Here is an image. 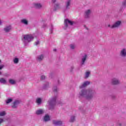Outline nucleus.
Listing matches in <instances>:
<instances>
[{"label":"nucleus","instance_id":"nucleus-1","mask_svg":"<svg viewBox=\"0 0 126 126\" xmlns=\"http://www.w3.org/2000/svg\"><path fill=\"white\" fill-rule=\"evenodd\" d=\"M96 90L93 88L81 90L79 93V98H85L88 101H91L96 95Z\"/></svg>","mask_w":126,"mask_h":126},{"label":"nucleus","instance_id":"nucleus-2","mask_svg":"<svg viewBox=\"0 0 126 126\" xmlns=\"http://www.w3.org/2000/svg\"><path fill=\"white\" fill-rule=\"evenodd\" d=\"M57 98L58 96L55 95L48 101L49 110H51L52 111L55 109V106H56V101H57Z\"/></svg>","mask_w":126,"mask_h":126},{"label":"nucleus","instance_id":"nucleus-3","mask_svg":"<svg viewBox=\"0 0 126 126\" xmlns=\"http://www.w3.org/2000/svg\"><path fill=\"white\" fill-rule=\"evenodd\" d=\"M34 37L31 34H26L23 35V41L25 46L27 45L31 41H33Z\"/></svg>","mask_w":126,"mask_h":126},{"label":"nucleus","instance_id":"nucleus-4","mask_svg":"<svg viewBox=\"0 0 126 126\" xmlns=\"http://www.w3.org/2000/svg\"><path fill=\"white\" fill-rule=\"evenodd\" d=\"M74 22L69 20L68 19H66L64 21V27H63V29L66 30V29L68 27V25L72 26L74 24Z\"/></svg>","mask_w":126,"mask_h":126},{"label":"nucleus","instance_id":"nucleus-5","mask_svg":"<svg viewBox=\"0 0 126 126\" xmlns=\"http://www.w3.org/2000/svg\"><path fill=\"white\" fill-rule=\"evenodd\" d=\"M90 84V82L88 81H86L79 86V88L80 89H83V88H85V87H87V86H88V85H89Z\"/></svg>","mask_w":126,"mask_h":126},{"label":"nucleus","instance_id":"nucleus-6","mask_svg":"<svg viewBox=\"0 0 126 126\" xmlns=\"http://www.w3.org/2000/svg\"><path fill=\"white\" fill-rule=\"evenodd\" d=\"M121 24H122V22H121V21H116L113 25H112L111 29H114V28H118V27H120Z\"/></svg>","mask_w":126,"mask_h":126},{"label":"nucleus","instance_id":"nucleus-7","mask_svg":"<svg viewBox=\"0 0 126 126\" xmlns=\"http://www.w3.org/2000/svg\"><path fill=\"white\" fill-rule=\"evenodd\" d=\"M52 124L54 126H61L63 125V121L61 120H53Z\"/></svg>","mask_w":126,"mask_h":126},{"label":"nucleus","instance_id":"nucleus-8","mask_svg":"<svg viewBox=\"0 0 126 126\" xmlns=\"http://www.w3.org/2000/svg\"><path fill=\"white\" fill-rule=\"evenodd\" d=\"M86 60H87V55L85 54L83 56H82L81 61V65H84L85 64V62H86Z\"/></svg>","mask_w":126,"mask_h":126},{"label":"nucleus","instance_id":"nucleus-9","mask_svg":"<svg viewBox=\"0 0 126 126\" xmlns=\"http://www.w3.org/2000/svg\"><path fill=\"white\" fill-rule=\"evenodd\" d=\"M70 4H71V0H67L65 2V9H70Z\"/></svg>","mask_w":126,"mask_h":126},{"label":"nucleus","instance_id":"nucleus-10","mask_svg":"<svg viewBox=\"0 0 126 126\" xmlns=\"http://www.w3.org/2000/svg\"><path fill=\"white\" fill-rule=\"evenodd\" d=\"M120 56L121 58H126V49H123L121 50L120 53Z\"/></svg>","mask_w":126,"mask_h":126},{"label":"nucleus","instance_id":"nucleus-11","mask_svg":"<svg viewBox=\"0 0 126 126\" xmlns=\"http://www.w3.org/2000/svg\"><path fill=\"white\" fill-rule=\"evenodd\" d=\"M20 103V101H19V100H15L13 102V105H12V108H13V109H16Z\"/></svg>","mask_w":126,"mask_h":126},{"label":"nucleus","instance_id":"nucleus-12","mask_svg":"<svg viewBox=\"0 0 126 126\" xmlns=\"http://www.w3.org/2000/svg\"><path fill=\"white\" fill-rule=\"evenodd\" d=\"M112 83L114 85H118V84H120V80L116 78L112 79Z\"/></svg>","mask_w":126,"mask_h":126},{"label":"nucleus","instance_id":"nucleus-13","mask_svg":"<svg viewBox=\"0 0 126 126\" xmlns=\"http://www.w3.org/2000/svg\"><path fill=\"white\" fill-rule=\"evenodd\" d=\"M90 13H91V10H87L85 12V18H89L90 17Z\"/></svg>","mask_w":126,"mask_h":126},{"label":"nucleus","instance_id":"nucleus-14","mask_svg":"<svg viewBox=\"0 0 126 126\" xmlns=\"http://www.w3.org/2000/svg\"><path fill=\"white\" fill-rule=\"evenodd\" d=\"M43 60H44V55L43 54L38 55L36 57L37 62H42V61H43Z\"/></svg>","mask_w":126,"mask_h":126},{"label":"nucleus","instance_id":"nucleus-15","mask_svg":"<svg viewBox=\"0 0 126 126\" xmlns=\"http://www.w3.org/2000/svg\"><path fill=\"white\" fill-rule=\"evenodd\" d=\"M3 30L4 32H5L6 33H8L10 32V30H11V26H6L3 29Z\"/></svg>","mask_w":126,"mask_h":126},{"label":"nucleus","instance_id":"nucleus-16","mask_svg":"<svg viewBox=\"0 0 126 126\" xmlns=\"http://www.w3.org/2000/svg\"><path fill=\"white\" fill-rule=\"evenodd\" d=\"M44 113H45V111L43 109H39V110H36V114L37 115H43V114H44Z\"/></svg>","mask_w":126,"mask_h":126},{"label":"nucleus","instance_id":"nucleus-17","mask_svg":"<svg viewBox=\"0 0 126 126\" xmlns=\"http://www.w3.org/2000/svg\"><path fill=\"white\" fill-rule=\"evenodd\" d=\"M126 7V0H125L122 3L121 10H122V9H125Z\"/></svg>","mask_w":126,"mask_h":126},{"label":"nucleus","instance_id":"nucleus-18","mask_svg":"<svg viewBox=\"0 0 126 126\" xmlns=\"http://www.w3.org/2000/svg\"><path fill=\"white\" fill-rule=\"evenodd\" d=\"M49 87V82H46L43 84V89H44V90H47V89H48Z\"/></svg>","mask_w":126,"mask_h":126},{"label":"nucleus","instance_id":"nucleus-19","mask_svg":"<svg viewBox=\"0 0 126 126\" xmlns=\"http://www.w3.org/2000/svg\"><path fill=\"white\" fill-rule=\"evenodd\" d=\"M34 7H35V8H37L39 9L40 8H42V4H41V3H36L34 4Z\"/></svg>","mask_w":126,"mask_h":126},{"label":"nucleus","instance_id":"nucleus-20","mask_svg":"<svg viewBox=\"0 0 126 126\" xmlns=\"http://www.w3.org/2000/svg\"><path fill=\"white\" fill-rule=\"evenodd\" d=\"M44 122H49L50 121V116L48 115H46L44 117V119H43Z\"/></svg>","mask_w":126,"mask_h":126},{"label":"nucleus","instance_id":"nucleus-21","mask_svg":"<svg viewBox=\"0 0 126 126\" xmlns=\"http://www.w3.org/2000/svg\"><path fill=\"white\" fill-rule=\"evenodd\" d=\"M60 8H61V6L60 5V3H57L54 5V10H55L60 9Z\"/></svg>","mask_w":126,"mask_h":126},{"label":"nucleus","instance_id":"nucleus-22","mask_svg":"<svg viewBox=\"0 0 126 126\" xmlns=\"http://www.w3.org/2000/svg\"><path fill=\"white\" fill-rule=\"evenodd\" d=\"M21 23L24 24L25 25H28V21L26 19H23L21 20Z\"/></svg>","mask_w":126,"mask_h":126},{"label":"nucleus","instance_id":"nucleus-23","mask_svg":"<svg viewBox=\"0 0 126 126\" xmlns=\"http://www.w3.org/2000/svg\"><path fill=\"white\" fill-rule=\"evenodd\" d=\"M0 83L1 84H6V80L3 78H0Z\"/></svg>","mask_w":126,"mask_h":126},{"label":"nucleus","instance_id":"nucleus-24","mask_svg":"<svg viewBox=\"0 0 126 126\" xmlns=\"http://www.w3.org/2000/svg\"><path fill=\"white\" fill-rule=\"evenodd\" d=\"M8 81L9 83H10V84H11L12 85H14L15 84H16V81L13 79H9Z\"/></svg>","mask_w":126,"mask_h":126},{"label":"nucleus","instance_id":"nucleus-25","mask_svg":"<svg viewBox=\"0 0 126 126\" xmlns=\"http://www.w3.org/2000/svg\"><path fill=\"white\" fill-rule=\"evenodd\" d=\"M13 61L14 63H15L16 64H17V63H19V59H18V58H15Z\"/></svg>","mask_w":126,"mask_h":126},{"label":"nucleus","instance_id":"nucleus-26","mask_svg":"<svg viewBox=\"0 0 126 126\" xmlns=\"http://www.w3.org/2000/svg\"><path fill=\"white\" fill-rule=\"evenodd\" d=\"M75 121V116H72L70 117V119L69 122L70 123H73V122H74Z\"/></svg>","mask_w":126,"mask_h":126},{"label":"nucleus","instance_id":"nucleus-27","mask_svg":"<svg viewBox=\"0 0 126 126\" xmlns=\"http://www.w3.org/2000/svg\"><path fill=\"white\" fill-rule=\"evenodd\" d=\"M36 103L38 104V105H40L41 103H42V99L41 98H38L36 100Z\"/></svg>","mask_w":126,"mask_h":126},{"label":"nucleus","instance_id":"nucleus-28","mask_svg":"<svg viewBox=\"0 0 126 126\" xmlns=\"http://www.w3.org/2000/svg\"><path fill=\"white\" fill-rule=\"evenodd\" d=\"M89 75H90V71L86 72L85 75V78H88V77H89Z\"/></svg>","mask_w":126,"mask_h":126},{"label":"nucleus","instance_id":"nucleus-29","mask_svg":"<svg viewBox=\"0 0 126 126\" xmlns=\"http://www.w3.org/2000/svg\"><path fill=\"white\" fill-rule=\"evenodd\" d=\"M53 91L54 92H58L59 91V89H58V87H57V86H54L53 88Z\"/></svg>","mask_w":126,"mask_h":126},{"label":"nucleus","instance_id":"nucleus-30","mask_svg":"<svg viewBox=\"0 0 126 126\" xmlns=\"http://www.w3.org/2000/svg\"><path fill=\"white\" fill-rule=\"evenodd\" d=\"M6 115V113H5V111H2L0 112V117H3Z\"/></svg>","mask_w":126,"mask_h":126},{"label":"nucleus","instance_id":"nucleus-31","mask_svg":"<svg viewBox=\"0 0 126 126\" xmlns=\"http://www.w3.org/2000/svg\"><path fill=\"white\" fill-rule=\"evenodd\" d=\"M53 30H54V26H53L52 24L51 25L50 31V34L53 33Z\"/></svg>","mask_w":126,"mask_h":126},{"label":"nucleus","instance_id":"nucleus-32","mask_svg":"<svg viewBox=\"0 0 126 126\" xmlns=\"http://www.w3.org/2000/svg\"><path fill=\"white\" fill-rule=\"evenodd\" d=\"M11 102H12V98H8L6 101L7 104H9V103H11Z\"/></svg>","mask_w":126,"mask_h":126},{"label":"nucleus","instance_id":"nucleus-33","mask_svg":"<svg viewBox=\"0 0 126 126\" xmlns=\"http://www.w3.org/2000/svg\"><path fill=\"white\" fill-rule=\"evenodd\" d=\"M70 48L71 50H74L75 49V45L74 44L70 45Z\"/></svg>","mask_w":126,"mask_h":126},{"label":"nucleus","instance_id":"nucleus-34","mask_svg":"<svg viewBox=\"0 0 126 126\" xmlns=\"http://www.w3.org/2000/svg\"><path fill=\"white\" fill-rule=\"evenodd\" d=\"M45 79H46V76H45V75H42L40 77L41 80H45Z\"/></svg>","mask_w":126,"mask_h":126},{"label":"nucleus","instance_id":"nucleus-35","mask_svg":"<svg viewBox=\"0 0 126 126\" xmlns=\"http://www.w3.org/2000/svg\"><path fill=\"white\" fill-rule=\"evenodd\" d=\"M4 122V120H3V119L2 118H0V125H1V124H2V123Z\"/></svg>","mask_w":126,"mask_h":126},{"label":"nucleus","instance_id":"nucleus-36","mask_svg":"<svg viewBox=\"0 0 126 126\" xmlns=\"http://www.w3.org/2000/svg\"><path fill=\"white\" fill-rule=\"evenodd\" d=\"M40 44V41L39 40H37L35 42V46H38V45H39Z\"/></svg>","mask_w":126,"mask_h":126},{"label":"nucleus","instance_id":"nucleus-37","mask_svg":"<svg viewBox=\"0 0 126 126\" xmlns=\"http://www.w3.org/2000/svg\"><path fill=\"white\" fill-rule=\"evenodd\" d=\"M74 68V67H73V66H72L70 67V72H72V71H73V69Z\"/></svg>","mask_w":126,"mask_h":126},{"label":"nucleus","instance_id":"nucleus-38","mask_svg":"<svg viewBox=\"0 0 126 126\" xmlns=\"http://www.w3.org/2000/svg\"><path fill=\"white\" fill-rule=\"evenodd\" d=\"M3 67H4V65H3V64L0 65V70L2 69V68H3Z\"/></svg>","mask_w":126,"mask_h":126},{"label":"nucleus","instance_id":"nucleus-39","mask_svg":"<svg viewBox=\"0 0 126 126\" xmlns=\"http://www.w3.org/2000/svg\"><path fill=\"white\" fill-rule=\"evenodd\" d=\"M79 110H80V111H81V110H83V107L82 106L79 107Z\"/></svg>","mask_w":126,"mask_h":126},{"label":"nucleus","instance_id":"nucleus-40","mask_svg":"<svg viewBox=\"0 0 126 126\" xmlns=\"http://www.w3.org/2000/svg\"><path fill=\"white\" fill-rule=\"evenodd\" d=\"M46 27H47V24H44L43 26V28H46Z\"/></svg>","mask_w":126,"mask_h":126},{"label":"nucleus","instance_id":"nucleus-41","mask_svg":"<svg viewBox=\"0 0 126 126\" xmlns=\"http://www.w3.org/2000/svg\"><path fill=\"white\" fill-rule=\"evenodd\" d=\"M117 125H118V126H122V123H117Z\"/></svg>","mask_w":126,"mask_h":126},{"label":"nucleus","instance_id":"nucleus-42","mask_svg":"<svg viewBox=\"0 0 126 126\" xmlns=\"http://www.w3.org/2000/svg\"><path fill=\"white\" fill-rule=\"evenodd\" d=\"M108 27H109V28H111V29H112V28H111V27H112V26H111V25H110V24L108 25Z\"/></svg>","mask_w":126,"mask_h":126},{"label":"nucleus","instance_id":"nucleus-43","mask_svg":"<svg viewBox=\"0 0 126 126\" xmlns=\"http://www.w3.org/2000/svg\"><path fill=\"white\" fill-rule=\"evenodd\" d=\"M52 0V2H53V3H55V2H56V0Z\"/></svg>","mask_w":126,"mask_h":126},{"label":"nucleus","instance_id":"nucleus-44","mask_svg":"<svg viewBox=\"0 0 126 126\" xmlns=\"http://www.w3.org/2000/svg\"><path fill=\"white\" fill-rule=\"evenodd\" d=\"M112 98H113V99H115V98H116V96H115V95L112 96Z\"/></svg>","mask_w":126,"mask_h":126},{"label":"nucleus","instance_id":"nucleus-45","mask_svg":"<svg viewBox=\"0 0 126 126\" xmlns=\"http://www.w3.org/2000/svg\"><path fill=\"white\" fill-rule=\"evenodd\" d=\"M53 51H54V52H56V51H57V49H55L53 50Z\"/></svg>","mask_w":126,"mask_h":126},{"label":"nucleus","instance_id":"nucleus-46","mask_svg":"<svg viewBox=\"0 0 126 126\" xmlns=\"http://www.w3.org/2000/svg\"><path fill=\"white\" fill-rule=\"evenodd\" d=\"M0 24H1V21H0Z\"/></svg>","mask_w":126,"mask_h":126},{"label":"nucleus","instance_id":"nucleus-47","mask_svg":"<svg viewBox=\"0 0 126 126\" xmlns=\"http://www.w3.org/2000/svg\"><path fill=\"white\" fill-rule=\"evenodd\" d=\"M58 84H60V81H58Z\"/></svg>","mask_w":126,"mask_h":126},{"label":"nucleus","instance_id":"nucleus-48","mask_svg":"<svg viewBox=\"0 0 126 126\" xmlns=\"http://www.w3.org/2000/svg\"><path fill=\"white\" fill-rule=\"evenodd\" d=\"M1 63V60H0V63Z\"/></svg>","mask_w":126,"mask_h":126},{"label":"nucleus","instance_id":"nucleus-49","mask_svg":"<svg viewBox=\"0 0 126 126\" xmlns=\"http://www.w3.org/2000/svg\"><path fill=\"white\" fill-rule=\"evenodd\" d=\"M1 74V72H0V75Z\"/></svg>","mask_w":126,"mask_h":126}]
</instances>
